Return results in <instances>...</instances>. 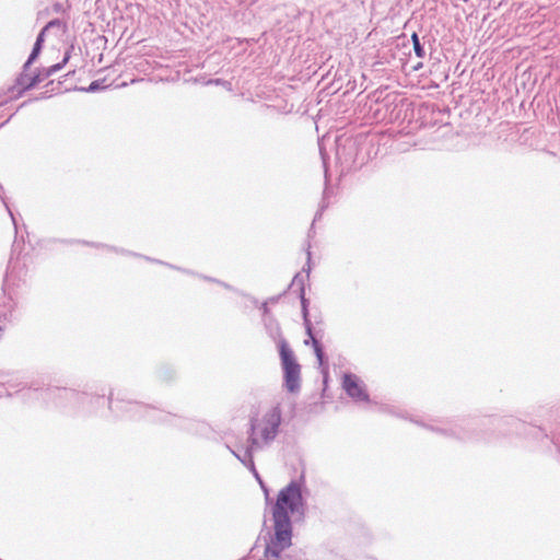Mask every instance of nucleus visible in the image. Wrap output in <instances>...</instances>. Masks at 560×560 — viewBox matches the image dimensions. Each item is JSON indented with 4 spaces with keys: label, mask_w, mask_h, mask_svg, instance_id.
I'll return each mask as SVG.
<instances>
[{
    "label": "nucleus",
    "mask_w": 560,
    "mask_h": 560,
    "mask_svg": "<svg viewBox=\"0 0 560 560\" xmlns=\"http://www.w3.org/2000/svg\"><path fill=\"white\" fill-rule=\"evenodd\" d=\"M384 411L398 418L407 419L445 439L455 440L460 443H490V435L483 432L482 419L475 416H458L424 422L417 417H409L407 411L396 410L393 406L385 407Z\"/></svg>",
    "instance_id": "obj_3"
},
{
    "label": "nucleus",
    "mask_w": 560,
    "mask_h": 560,
    "mask_svg": "<svg viewBox=\"0 0 560 560\" xmlns=\"http://www.w3.org/2000/svg\"><path fill=\"white\" fill-rule=\"evenodd\" d=\"M411 42L413 46V52L418 58H424L425 57V48L424 43L421 40L417 32H413L411 34Z\"/></svg>",
    "instance_id": "obj_24"
},
{
    "label": "nucleus",
    "mask_w": 560,
    "mask_h": 560,
    "mask_svg": "<svg viewBox=\"0 0 560 560\" xmlns=\"http://www.w3.org/2000/svg\"><path fill=\"white\" fill-rule=\"evenodd\" d=\"M7 386V390L3 394L5 397H12L14 394H18L20 392H23L26 389V385H23V383H15L12 381L1 382L0 387Z\"/></svg>",
    "instance_id": "obj_23"
},
{
    "label": "nucleus",
    "mask_w": 560,
    "mask_h": 560,
    "mask_svg": "<svg viewBox=\"0 0 560 560\" xmlns=\"http://www.w3.org/2000/svg\"><path fill=\"white\" fill-rule=\"evenodd\" d=\"M23 385H26V388L30 389V390L40 392L43 398H45V399H54L56 401V404L58 406H60V400L59 399H56L54 397H48L47 393H46L47 388H56L55 386L43 387V386H40V384L38 382H31L30 384L23 383Z\"/></svg>",
    "instance_id": "obj_25"
},
{
    "label": "nucleus",
    "mask_w": 560,
    "mask_h": 560,
    "mask_svg": "<svg viewBox=\"0 0 560 560\" xmlns=\"http://www.w3.org/2000/svg\"><path fill=\"white\" fill-rule=\"evenodd\" d=\"M260 487H261V489H262V491H264V493H265L266 501L268 502V501L270 500V498H269V489H268V487L266 486V483H265V482H264V485H262V486H260Z\"/></svg>",
    "instance_id": "obj_42"
},
{
    "label": "nucleus",
    "mask_w": 560,
    "mask_h": 560,
    "mask_svg": "<svg viewBox=\"0 0 560 560\" xmlns=\"http://www.w3.org/2000/svg\"><path fill=\"white\" fill-rule=\"evenodd\" d=\"M305 252H306V261L304 266L302 267V270L300 271L302 273V277L305 279V284L310 280V275L312 271V252H311V242H306L305 244Z\"/></svg>",
    "instance_id": "obj_22"
},
{
    "label": "nucleus",
    "mask_w": 560,
    "mask_h": 560,
    "mask_svg": "<svg viewBox=\"0 0 560 560\" xmlns=\"http://www.w3.org/2000/svg\"><path fill=\"white\" fill-rule=\"evenodd\" d=\"M138 257L139 258H143L144 260L150 261V262H152V259H153L152 257H149V256H145V255H142V254H141V256H138Z\"/></svg>",
    "instance_id": "obj_46"
},
{
    "label": "nucleus",
    "mask_w": 560,
    "mask_h": 560,
    "mask_svg": "<svg viewBox=\"0 0 560 560\" xmlns=\"http://www.w3.org/2000/svg\"><path fill=\"white\" fill-rule=\"evenodd\" d=\"M314 225L315 224L312 223V225H311V228H310V230L307 232V238L313 237V235L315 234ZM307 242H310V240H307Z\"/></svg>",
    "instance_id": "obj_43"
},
{
    "label": "nucleus",
    "mask_w": 560,
    "mask_h": 560,
    "mask_svg": "<svg viewBox=\"0 0 560 560\" xmlns=\"http://www.w3.org/2000/svg\"><path fill=\"white\" fill-rule=\"evenodd\" d=\"M242 296H244L253 306L259 308L261 313V322L275 317L267 302L262 301L261 303H259V301L255 296L245 292H242Z\"/></svg>",
    "instance_id": "obj_20"
},
{
    "label": "nucleus",
    "mask_w": 560,
    "mask_h": 560,
    "mask_svg": "<svg viewBox=\"0 0 560 560\" xmlns=\"http://www.w3.org/2000/svg\"><path fill=\"white\" fill-rule=\"evenodd\" d=\"M198 277L201 278L205 281L213 282V283H217V284H218V281H219V279L210 277V276L198 275Z\"/></svg>",
    "instance_id": "obj_38"
},
{
    "label": "nucleus",
    "mask_w": 560,
    "mask_h": 560,
    "mask_svg": "<svg viewBox=\"0 0 560 560\" xmlns=\"http://www.w3.org/2000/svg\"><path fill=\"white\" fill-rule=\"evenodd\" d=\"M318 148H319V155L324 168V175H325V188L323 191V198L328 199L330 194L332 192L331 187L329 186V173H328V164H329V155L324 147V141H318Z\"/></svg>",
    "instance_id": "obj_18"
},
{
    "label": "nucleus",
    "mask_w": 560,
    "mask_h": 560,
    "mask_svg": "<svg viewBox=\"0 0 560 560\" xmlns=\"http://www.w3.org/2000/svg\"><path fill=\"white\" fill-rule=\"evenodd\" d=\"M36 60L37 59L35 58L32 59V56L28 55L27 59L22 66L21 72L15 77V79H18L19 84L21 83V81H26L27 78L31 75L28 71L31 67L36 62Z\"/></svg>",
    "instance_id": "obj_26"
},
{
    "label": "nucleus",
    "mask_w": 560,
    "mask_h": 560,
    "mask_svg": "<svg viewBox=\"0 0 560 560\" xmlns=\"http://www.w3.org/2000/svg\"><path fill=\"white\" fill-rule=\"evenodd\" d=\"M288 290H293L300 300L302 320L304 322L305 318L311 319L314 317V313L311 311V300L306 298L305 279L302 277L301 272L294 275L288 285Z\"/></svg>",
    "instance_id": "obj_11"
},
{
    "label": "nucleus",
    "mask_w": 560,
    "mask_h": 560,
    "mask_svg": "<svg viewBox=\"0 0 560 560\" xmlns=\"http://www.w3.org/2000/svg\"><path fill=\"white\" fill-rule=\"evenodd\" d=\"M375 137L369 133H358L352 137L341 135L335 139L336 163L341 174L360 170L368 161L377 154L374 150Z\"/></svg>",
    "instance_id": "obj_5"
},
{
    "label": "nucleus",
    "mask_w": 560,
    "mask_h": 560,
    "mask_svg": "<svg viewBox=\"0 0 560 560\" xmlns=\"http://www.w3.org/2000/svg\"><path fill=\"white\" fill-rule=\"evenodd\" d=\"M342 388L355 402H369L370 395L364 382L353 373H346L342 377Z\"/></svg>",
    "instance_id": "obj_10"
},
{
    "label": "nucleus",
    "mask_w": 560,
    "mask_h": 560,
    "mask_svg": "<svg viewBox=\"0 0 560 560\" xmlns=\"http://www.w3.org/2000/svg\"><path fill=\"white\" fill-rule=\"evenodd\" d=\"M73 50H74V45L73 44L69 45L63 54L61 61H59L55 65H51V66L58 67V71L63 69L66 67V65L69 62V60L71 59Z\"/></svg>",
    "instance_id": "obj_29"
},
{
    "label": "nucleus",
    "mask_w": 560,
    "mask_h": 560,
    "mask_svg": "<svg viewBox=\"0 0 560 560\" xmlns=\"http://www.w3.org/2000/svg\"><path fill=\"white\" fill-rule=\"evenodd\" d=\"M154 377L160 383L173 384L177 378V371L174 365L161 363L154 369Z\"/></svg>",
    "instance_id": "obj_15"
},
{
    "label": "nucleus",
    "mask_w": 560,
    "mask_h": 560,
    "mask_svg": "<svg viewBox=\"0 0 560 560\" xmlns=\"http://www.w3.org/2000/svg\"><path fill=\"white\" fill-rule=\"evenodd\" d=\"M152 262L153 264H159V265H163V266H166L167 267V264L166 261H163V260H160V259H156V258H153L152 259Z\"/></svg>",
    "instance_id": "obj_44"
},
{
    "label": "nucleus",
    "mask_w": 560,
    "mask_h": 560,
    "mask_svg": "<svg viewBox=\"0 0 560 560\" xmlns=\"http://www.w3.org/2000/svg\"><path fill=\"white\" fill-rule=\"evenodd\" d=\"M382 106L385 108L384 118L398 121L407 118L411 103L398 93H389L383 98Z\"/></svg>",
    "instance_id": "obj_9"
},
{
    "label": "nucleus",
    "mask_w": 560,
    "mask_h": 560,
    "mask_svg": "<svg viewBox=\"0 0 560 560\" xmlns=\"http://www.w3.org/2000/svg\"><path fill=\"white\" fill-rule=\"evenodd\" d=\"M101 245H103V246H100L98 248L114 252L116 254H120V255H125V256H132V257L141 256V254H139V253H136V252H132V250H129V249H126L122 247H117V246L108 245L105 243H101Z\"/></svg>",
    "instance_id": "obj_28"
},
{
    "label": "nucleus",
    "mask_w": 560,
    "mask_h": 560,
    "mask_svg": "<svg viewBox=\"0 0 560 560\" xmlns=\"http://www.w3.org/2000/svg\"><path fill=\"white\" fill-rule=\"evenodd\" d=\"M105 80H93L88 88H81V91H85L88 93H96L103 91L105 89L104 85Z\"/></svg>",
    "instance_id": "obj_30"
},
{
    "label": "nucleus",
    "mask_w": 560,
    "mask_h": 560,
    "mask_svg": "<svg viewBox=\"0 0 560 560\" xmlns=\"http://www.w3.org/2000/svg\"><path fill=\"white\" fill-rule=\"evenodd\" d=\"M58 72V67H39L27 78L28 86L35 89L39 83Z\"/></svg>",
    "instance_id": "obj_16"
},
{
    "label": "nucleus",
    "mask_w": 560,
    "mask_h": 560,
    "mask_svg": "<svg viewBox=\"0 0 560 560\" xmlns=\"http://www.w3.org/2000/svg\"><path fill=\"white\" fill-rule=\"evenodd\" d=\"M177 421L178 422L175 425L190 434L209 438L212 433L211 427L205 421L182 417L177 418Z\"/></svg>",
    "instance_id": "obj_12"
},
{
    "label": "nucleus",
    "mask_w": 560,
    "mask_h": 560,
    "mask_svg": "<svg viewBox=\"0 0 560 560\" xmlns=\"http://www.w3.org/2000/svg\"><path fill=\"white\" fill-rule=\"evenodd\" d=\"M33 90L28 86L27 81H21V83H18V79H14V83L8 88V93H11V96H9L4 103H8L10 101H15L24 96V94L28 91Z\"/></svg>",
    "instance_id": "obj_19"
},
{
    "label": "nucleus",
    "mask_w": 560,
    "mask_h": 560,
    "mask_svg": "<svg viewBox=\"0 0 560 560\" xmlns=\"http://www.w3.org/2000/svg\"><path fill=\"white\" fill-rule=\"evenodd\" d=\"M282 370L283 387L290 394H296L301 389V364L289 342H281L278 352Z\"/></svg>",
    "instance_id": "obj_8"
},
{
    "label": "nucleus",
    "mask_w": 560,
    "mask_h": 560,
    "mask_svg": "<svg viewBox=\"0 0 560 560\" xmlns=\"http://www.w3.org/2000/svg\"><path fill=\"white\" fill-rule=\"evenodd\" d=\"M303 326L306 335L304 345L312 347L319 368L328 369L329 358L323 343V339L325 337V323L322 312L316 310L314 312V317L311 319L305 318Z\"/></svg>",
    "instance_id": "obj_7"
},
{
    "label": "nucleus",
    "mask_w": 560,
    "mask_h": 560,
    "mask_svg": "<svg viewBox=\"0 0 560 560\" xmlns=\"http://www.w3.org/2000/svg\"><path fill=\"white\" fill-rule=\"evenodd\" d=\"M52 84H54V81L51 80V81H49V82L46 84V86H48V85H52Z\"/></svg>",
    "instance_id": "obj_48"
},
{
    "label": "nucleus",
    "mask_w": 560,
    "mask_h": 560,
    "mask_svg": "<svg viewBox=\"0 0 560 560\" xmlns=\"http://www.w3.org/2000/svg\"><path fill=\"white\" fill-rule=\"evenodd\" d=\"M59 24H60L59 19H52L49 22H47V24L42 30H45V33H46L49 28L58 26Z\"/></svg>",
    "instance_id": "obj_35"
},
{
    "label": "nucleus",
    "mask_w": 560,
    "mask_h": 560,
    "mask_svg": "<svg viewBox=\"0 0 560 560\" xmlns=\"http://www.w3.org/2000/svg\"><path fill=\"white\" fill-rule=\"evenodd\" d=\"M14 253H15V246L13 245L12 254H11L10 260L8 262V267H7L4 279H3L4 285H9L10 283L15 284L16 279L18 280L22 279L21 278L22 269H20V271L16 272V269L20 268V262L18 259L15 260L13 258Z\"/></svg>",
    "instance_id": "obj_17"
},
{
    "label": "nucleus",
    "mask_w": 560,
    "mask_h": 560,
    "mask_svg": "<svg viewBox=\"0 0 560 560\" xmlns=\"http://www.w3.org/2000/svg\"><path fill=\"white\" fill-rule=\"evenodd\" d=\"M50 96H51V94H49L48 91H46V92H42L38 95L34 96L33 100H34V102H37V101L49 98Z\"/></svg>",
    "instance_id": "obj_36"
},
{
    "label": "nucleus",
    "mask_w": 560,
    "mask_h": 560,
    "mask_svg": "<svg viewBox=\"0 0 560 560\" xmlns=\"http://www.w3.org/2000/svg\"><path fill=\"white\" fill-rule=\"evenodd\" d=\"M46 393L48 397L59 399L60 407L72 405L88 415L105 416L109 412L115 417H121L129 413L130 418L137 419L155 409L152 405L126 399L120 392L114 398L113 390L106 395L104 389L98 392L93 387L82 392L69 387L47 388Z\"/></svg>",
    "instance_id": "obj_2"
},
{
    "label": "nucleus",
    "mask_w": 560,
    "mask_h": 560,
    "mask_svg": "<svg viewBox=\"0 0 560 560\" xmlns=\"http://www.w3.org/2000/svg\"><path fill=\"white\" fill-rule=\"evenodd\" d=\"M228 450L248 469H255L254 454L258 451H262L259 446H254L252 443L246 442V447L243 454H240L226 445Z\"/></svg>",
    "instance_id": "obj_14"
},
{
    "label": "nucleus",
    "mask_w": 560,
    "mask_h": 560,
    "mask_svg": "<svg viewBox=\"0 0 560 560\" xmlns=\"http://www.w3.org/2000/svg\"><path fill=\"white\" fill-rule=\"evenodd\" d=\"M264 328L268 337L276 343L278 352L280 351L281 342H289L282 334V328L276 317L265 319L262 322Z\"/></svg>",
    "instance_id": "obj_13"
},
{
    "label": "nucleus",
    "mask_w": 560,
    "mask_h": 560,
    "mask_svg": "<svg viewBox=\"0 0 560 560\" xmlns=\"http://www.w3.org/2000/svg\"><path fill=\"white\" fill-rule=\"evenodd\" d=\"M323 213H324V211L317 209V211L315 212V215H314V219H313L312 223L315 224L316 221L320 220L322 217H323Z\"/></svg>",
    "instance_id": "obj_40"
},
{
    "label": "nucleus",
    "mask_w": 560,
    "mask_h": 560,
    "mask_svg": "<svg viewBox=\"0 0 560 560\" xmlns=\"http://www.w3.org/2000/svg\"><path fill=\"white\" fill-rule=\"evenodd\" d=\"M33 102H34L33 97H30V98L25 100L24 102H22V103L19 105L18 110H20L21 108H23V107L27 106L28 104H31V103H33Z\"/></svg>",
    "instance_id": "obj_41"
},
{
    "label": "nucleus",
    "mask_w": 560,
    "mask_h": 560,
    "mask_svg": "<svg viewBox=\"0 0 560 560\" xmlns=\"http://www.w3.org/2000/svg\"><path fill=\"white\" fill-rule=\"evenodd\" d=\"M283 411L279 402L264 412L252 411L246 430V442L262 450L268 448L281 433Z\"/></svg>",
    "instance_id": "obj_6"
},
{
    "label": "nucleus",
    "mask_w": 560,
    "mask_h": 560,
    "mask_svg": "<svg viewBox=\"0 0 560 560\" xmlns=\"http://www.w3.org/2000/svg\"><path fill=\"white\" fill-rule=\"evenodd\" d=\"M218 284H219V285H221V287H223V288H224V289H226V290H230V291L236 292L237 294L242 295V292H243V291H240L238 289L234 288L233 285H231V284H229V283H226V282H224V281H222V280H219V281H218Z\"/></svg>",
    "instance_id": "obj_34"
},
{
    "label": "nucleus",
    "mask_w": 560,
    "mask_h": 560,
    "mask_svg": "<svg viewBox=\"0 0 560 560\" xmlns=\"http://www.w3.org/2000/svg\"><path fill=\"white\" fill-rule=\"evenodd\" d=\"M13 117V115H10L9 118L7 120H4L3 122L0 124V129L5 126L10 120L11 118Z\"/></svg>",
    "instance_id": "obj_45"
},
{
    "label": "nucleus",
    "mask_w": 560,
    "mask_h": 560,
    "mask_svg": "<svg viewBox=\"0 0 560 560\" xmlns=\"http://www.w3.org/2000/svg\"><path fill=\"white\" fill-rule=\"evenodd\" d=\"M329 203L326 199L322 198L318 209L324 211L328 208Z\"/></svg>",
    "instance_id": "obj_39"
},
{
    "label": "nucleus",
    "mask_w": 560,
    "mask_h": 560,
    "mask_svg": "<svg viewBox=\"0 0 560 560\" xmlns=\"http://www.w3.org/2000/svg\"><path fill=\"white\" fill-rule=\"evenodd\" d=\"M422 67V63L419 62L418 65L413 66V70H419Z\"/></svg>",
    "instance_id": "obj_47"
},
{
    "label": "nucleus",
    "mask_w": 560,
    "mask_h": 560,
    "mask_svg": "<svg viewBox=\"0 0 560 560\" xmlns=\"http://www.w3.org/2000/svg\"><path fill=\"white\" fill-rule=\"evenodd\" d=\"M310 489L306 486L305 472L292 478L279 490L276 502L270 508L271 526L264 521L265 559L264 560H305V552L292 549L293 517L303 521L307 512Z\"/></svg>",
    "instance_id": "obj_1"
},
{
    "label": "nucleus",
    "mask_w": 560,
    "mask_h": 560,
    "mask_svg": "<svg viewBox=\"0 0 560 560\" xmlns=\"http://www.w3.org/2000/svg\"><path fill=\"white\" fill-rule=\"evenodd\" d=\"M249 471H250V472H252V475L255 477V479L258 481V483H259L260 486H262V485H264V480H262V478H261L260 474L258 472L257 468L255 467V469H254V470H249Z\"/></svg>",
    "instance_id": "obj_37"
},
{
    "label": "nucleus",
    "mask_w": 560,
    "mask_h": 560,
    "mask_svg": "<svg viewBox=\"0 0 560 560\" xmlns=\"http://www.w3.org/2000/svg\"><path fill=\"white\" fill-rule=\"evenodd\" d=\"M167 267L171 268V269H174V270H177V271H180L185 275H188V276H198L199 273L195 272L194 270L191 269H187V268H183V267H178V266H175L173 264H167Z\"/></svg>",
    "instance_id": "obj_32"
},
{
    "label": "nucleus",
    "mask_w": 560,
    "mask_h": 560,
    "mask_svg": "<svg viewBox=\"0 0 560 560\" xmlns=\"http://www.w3.org/2000/svg\"><path fill=\"white\" fill-rule=\"evenodd\" d=\"M481 419L483 432L490 435V442L498 436L524 435L528 440L537 441L542 451L551 452L555 448L560 455V432L558 431L548 433L545 428L528 424L513 416H490Z\"/></svg>",
    "instance_id": "obj_4"
},
{
    "label": "nucleus",
    "mask_w": 560,
    "mask_h": 560,
    "mask_svg": "<svg viewBox=\"0 0 560 560\" xmlns=\"http://www.w3.org/2000/svg\"><path fill=\"white\" fill-rule=\"evenodd\" d=\"M0 199H1L2 203L4 205L7 211L12 220V223L15 229V234H18V221H16V218H15L14 213L12 212L5 197L3 196V186L1 184H0Z\"/></svg>",
    "instance_id": "obj_31"
},
{
    "label": "nucleus",
    "mask_w": 560,
    "mask_h": 560,
    "mask_svg": "<svg viewBox=\"0 0 560 560\" xmlns=\"http://www.w3.org/2000/svg\"><path fill=\"white\" fill-rule=\"evenodd\" d=\"M14 238L16 240L18 238V235H14ZM15 247H16V241L14 242L13 244Z\"/></svg>",
    "instance_id": "obj_49"
},
{
    "label": "nucleus",
    "mask_w": 560,
    "mask_h": 560,
    "mask_svg": "<svg viewBox=\"0 0 560 560\" xmlns=\"http://www.w3.org/2000/svg\"><path fill=\"white\" fill-rule=\"evenodd\" d=\"M288 289L284 290L281 294H278V295H273V296H270L268 299L265 300V302H267V304H277L280 299L287 293Z\"/></svg>",
    "instance_id": "obj_33"
},
{
    "label": "nucleus",
    "mask_w": 560,
    "mask_h": 560,
    "mask_svg": "<svg viewBox=\"0 0 560 560\" xmlns=\"http://www.w3.org/2000/svg\"><path fill=\"white\" fill-rule=\"evenodd\" d=\"M4 104H5L4 102L0 103V107H1L2 105H4Z\"/></svg>",
    "instance_id": "obj_50"
},
{
    "label": "nucleus",
    "mask_w": 560,
    "mask_h": 560,
    "mask_svg": "<svg viewBox=\"0 0 560 560\" xmlns=\"http://www.w3.org/2000/svg\"><path fill=\"white\" fill-rule=\"evenodd\" d=\"M45 38H46L45 30H40L36 36L35 43L33 44L32 50L30 52V56H32V59L39 58V56L43 51V48H44Z\"/></svg>",
    "instance_id": "obj_21"
},
{
    "label": "nucleus",
    "mask_w": 560,
    "mask_h": 560,
    "mask_svg": "<svg viewBox=\"0 0 560 560\" xmlns=\"http://www.w3.org/2000/svg\"><path fill=\"white\" fill-rule=\"evenodd\" d=\"M56 242L65 244V245H74V244H81L84 246L90 247H100L102 246L100 242H92V241H85V240H79V238H58Z\"/></svg>",
    "instance_id": "obj_27"
}]
</instances>
